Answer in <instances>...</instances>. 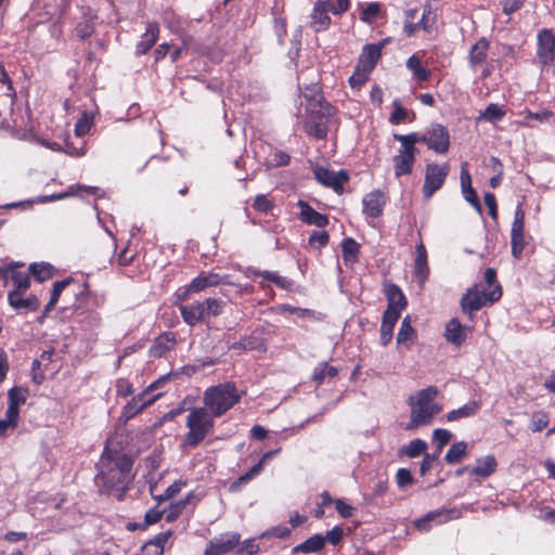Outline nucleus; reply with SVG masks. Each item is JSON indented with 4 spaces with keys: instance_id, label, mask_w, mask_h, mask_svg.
<instances>
[{
    "instance_id": "nucleus-1",
    "label": "nucleus",
    "mask_w": 555,
    "mask_h": 555,
    "mask_svg": "<svg viewBox=\"0 0 555 555\" xmlns=\"http://www.w3.org/2000/svg\"><path fill=\"white\" fill-rule=\"evenodd\" d=\"M96 468L94 480L100 492L122 500L132 479L131 459L119 451L105 448Z\"/></svg>"
},
{
    "instance_id": "nucleus-2",
    "label": "nucleus",
    "mask_w": 555,
    "mask_h": 555,
    "mask_svg": "<svg viewBox=\"0 0 555 555\" xmlns=\"http://www.w3.org/2000/svg\"><path fill=\"white\" fill-rule=\"evenodd\" d=\"M304 95L309 101L304 129L308 135L323 140L327 135L328 126L335 109L319 95L317 83L307 87Z\"/></svg>"
},
{
    "instance_id": "nucleus-3",
    "label": "nucleus",
    "mask_w": 555,
    "mask_h": 555,
    "mask_svg": "<svg viewBox=\"0 0 555 555\" xmlns=\"http://www.w3.org/2000/svg\"><path fill=\"white\" fill-rule=\"evenodd\" d=\"M437 395L438 389L435 386H429L410 397L411 413L410 421L404 426L405 430H413L431 424L434 417L441 411V406L435 401Z\"/></svg>"
},
{
    "instance_id": "nucleus-4",
    "label": "nucleus",
    "mask_w": 555,
    "mask_h": 555,
    "mask_svg": "<svg viewBox=\"0 0 555 555\" xmlns=\"http://www.w3.org/2000/svg\"><path fill=\"white\" fill-rule=\"evenodd\" d=\"M243 391H240L234 383L227 382L217 386L208 387L204 391V406L216 417H220L232 409L242 398Z\"/></svg>"
},
{
    "instance_id": "nucleus-5",
    "label": "nucleus",
    "mask_w": 555,
    "mask_h": 555,
    "mask_svg": "<svg viewBox=\"0 0 555 555\" xmlns=\"http://www.w3.org/2000/svg\"><path fill=\"white\" fill-rule=\"evenodd\" d=\"M215 418L205 406H196L189 410L185 420L188 431L184 435L185 447H196L214 431Z\"/></svg>"
},
{
    "instance_id": "nucleus-6",
    "label": "nucleus",
    "mask_w": 555,
    "mask_h": 555,
    "mask_svg": "<svg viewBox=\"0 0 555 555\" xmlns=\"http://www.w3.org/2000/svg\"><path fill=\"white\" fill-rule=\"evenodd\" d=\"M178 308L183 321L193 327L208 321L212 317L220 315L223 311L224 302L220 299L208 297L204 301L180 304Z\"/></svg>"
},
{
    "instance_id": "nucleus-7",
    "label": "nucleus",
    "mask_w": 555,
    "mask_h": 555,
    "mask_svg": "<svg viewBox=\"0 0 555 555\" xmlns=\"http://www.w3.org/2000/svg\"><path fill=\"white\" fill-rule=\"evenodd\" d=\"M502 296L500 285H495L491 291L486 289L485 286H475L467 291L461 299L462 310L465 313H472L481 309L487 304H492L499 300Z\"/></svg>"
},
{
    "instance_id": "nucleus-8",
    "label": "nucleus",
    "mask_w": 555,
    "mask_h": 555,
    "mask_svg": "<svg viewBox=\"0 0 555 555\" xmlns=\"http://www.w3.org/2000/svg\"><path fill=\"white\" fill-rule=\"evenodd\" d=\"M219 284L233 285L234 283L228 281L227 276H221L218 273L202 272L199 275L193 279L190 284L179 288L177 292V300L183 302L189 298L191 294L203 292L208 287H214Z\"/></svg>"
},
{
    "instance_id": "nucleus-9",
    "label": "nucleus",
    "mask_w": 555,
    "mask_h": 555,
    "mask_svg": "<svg viewBox=\"0 0 555 555\" xmlns=\"http://www.w3.org/2000/svg\"><path fill=\"white\" fill-rule=\"evenodd\" d=\"M382 54V47L378 44L364 46L359 60L357 72L350 77V83L361 85L367 79Z\"/></svg>"
},
{
    "instance_id": "nucleus-10",
    "label": "nucleus",
    "mask_w": 555,
    "mask_h": 555,
    "mask_svg": "<svg viewBox=\"0 0 555 555\" xmlns=\"http://www.w3.org/2000/svg\"><path fill=\"white\" fill-rule=\"evenodd\" d=\"M450 166L448 164H428L425 169V179L423 184V195L429 199L438 190H440L449 175Z\"/></svg>"
},
{
    "instance_id": "nucleus-11",
    "label": "nucleus",
    "mask_w": 555,
    "mask_h": 555,
    "mask_svg": "<svg viewBox=\"0 0 555 555\" xmlns=\"http://www.w3.org/2000/svg\"><path fill=\"white\" fill-rule=\"evenodd\" d=\"M524 229L525 211L522 209L521 204H518L514 212V220L511 229L512 255L516 259H519L521 257L526 246Z\"/></svg>"
},
{
    "instance_id": "nucleus-12",
    "label": "nucleus",
    "mask_w": 555,
    "mask_h": 555,
    "mask_svg": "<svg viewBox=\"0 0 555 555\" xmlns=\"http://www.w3.org/2000/svg\"><path fill=\"white\" fill-rule=\"evenodd\" d=\"M424 143L429 150L444 154L450 146L449 131L442 125L434 124L425 131Z\"/></svg>"
},
{
    "instance_id": "nucleus-13",
    "label": "nucleus",
    "mask_w": 555,
    "mask_h": 555,
    "mask_svg": "<svg viewBox=\"0 0 555 555\" xmlns=\"http://www.w3.org/2000/svg\"><path fill=\"white\" fill-rule=\"evenodd\" d=\"M537 55L542 66L551 65L555 59V36L548 29H542L538 34Z\"/></svg>"
},
{
    "instance_id": "nucleus-14",
    "label": "nucleus",
    "mask_w": 555,
    "mask_h": 555,
    "mask_svg": "<svg viewBox=\"0 0 555 555\" xmlns=\"http://www.w3.org/2000/svg\"><path fill=\"white\" fill-rule=\"evenodd\" d=\"M23 264H12L3 270V278L12 283L13 289L11 292H27L30 286V272L28 270H21Z\"/></svg>"
},
{
    "instance_id": "nucleus-15",
    "label": "nucleus",
    "mask_w": 555,
    "mask_h": 555,
    "mask_svg": "<svg viewBox=\"0 0 555 555\" xmlns=\"http://www.w3.org/2000/svg\"><path fill=\"white\" fill-rule=\"evenodd\" d=\"M387 198L380 190H374L362 199L363 214L366 218L376 219L382 216Z\"/></svg>"
},
{
    "instance_id": "nucleus-16",
    "label": "nucleus",
    "mask_w": 555,
    "mask_h": 555,
    "mask_svg": "<svg viewBox=\"0 0 555 555\" xmlns=\"http://www.w3.org/2000/svg\"><path fill=\"white\" fill-rule=\"evenodd\" d=\"M240 543V534L228 532L209 542L204 555H224Z\"/></svg>"
},
{
    "instance_id": "nucleus-17",
    "label": "nucleus",
    "mask_w": 555,
    "mask_h": 555,
    "mask_svg": "<svg viewBox=\"0 0 555 555\" xmlns=\"http://www.w3.org/2000/svg\"><path fill=\"white\" fill-rule=\"evenodd\" d=\"M460 517V512L456 509L451 511H434L425 515V517L415 520V527L421 531H428L431 528V522L441 525L451 519Z\"/></svg>"
},
{
    "instance_id": "nucleus-18",
    "label": "nucleus",
    "mask_w": 555,
    "mask_h": 555,
    "mask_svg": "<svg viewBox=\"0 0 555 555\" xmlns=\"http://www.w3.org/2000/svg\"><path fill=\"white\" fill-rule=\"evenodd\" d=\"M317 180L325 186L334 189L337 193L343 191V185L348 181V175L340 170L335 172L326 168L318 167L314 170Z\"/></svg>"
},
{
    "instance_id": "nucleus-19",
    "label": "nucleus",
    "mask_w": 555,
    "mask_h": 555,
    "mask_svg": "<svg viewBox=\"0 0 555 555\" xmlns=\"http://www.w3.org/2000/svg\"><path fill=\"white\" fill-rule=\"evenodd\" d=\"M26 292H9L8 301L9 305L18 313L23 311H36L38 310L40 302L37 296L29 295L25 297Z\"/></svg>"
},
{
    "instance_id": "nucleus-20",
    "label": "nucleus",
    "mask_w": 555,
    "mask_h": 555,
    "mask_svg": "<svg viewBox=\"0 0 555 555\" xmlns=\"http://www.w3.org/2000/svg\"><path fill=\"white\" fill-rule=\"evenodd\" d=\"M416 153H413L402 146L398 150V153L393 156V170L397 178L410 175L413 170L415 163Z\"/></svg>"
},
{
    "instance_id": "nucleus-21",
    "label": "nucleus",
    "mask_w": 555,
    "mask_h": 555,
    "mask_svg": "<svg viewBox=\"0 0 555 555\" xmlns=\"http://www.w3.org/2000/svg\"><path fill=\"white\" fill-rule=\"evenodd\" d=\"M470 332V327L462 325L461 322L453 318L446 324L444 338L448 343L455 347H461Z\"/></svg>"
},
{
    "instance_id": "nucleus-22",
    "label": "nucleus",
    "mask_w": 555,
    "mask_h": 555,
    "mask_svg": "<svg viewBox=\"0 0 555 555\" xmlns=\"http://www.w3.org/2000/svg\"><path fill=\"white\" fill-rule=\"evenodd\" d=\"M467 167H468L467 163H464L461 166L460 179H461L462 194H463L464 198L480 214L482 208L478 201L477 193L472 185V178H470Z\"/></svg>"
},
{
    "instance_id": "nucleus-23",
    "label": "nucleus",
    "mask_w": 555,
    "mask_h": 555,
    "mask_svg": "<svg viewBox=\"0 0 555 555\" xmlns=\"http://www.w3.org/2000/svg\"><path fill=\"white\" fill-rule=\"evenodd\" d=\"M247 276L248 278H257V276L262 278V281L260 282V286L263 289L268 288L266 281L272 282L278 287L285 289V291L292 289L293 284H294L293 281H291L289 279L280 275L278 272H272V271L248 270Z\"/></svg>"
},
{
    "instance_id": "nucleus-24",
    "label": "nucleus",
    "mask_w": 555,
    "mask_h": 555,
    "mask_svg": "<svg viewBox=\"0 0 555 555\" xmlns=\"http://www.w3.org/2000/svg\"><path fill=\"white\" fill-rule=\"evenodd\" d=\"M387 297V309L385 312H392L397 315L406 307V299L401 289L396 284H387L385 287Z\"/></svg>"
},
{
    "instance_id": "nucleus-25",
    "label": "nucleus",
    "mask_w": 555,
    "mask_h": 555,
    "mask_svg": "<svg viewBox=\"0 0 555 555\" xmlns=\"http://www.w3.org/2000/svg\"><path fill=\"white\" fill-rule=\"evenodd\" d=\"M300 207L299 219L310 225L324 228L328 224V218L314 210L308 203L299 201L297 204Z\"/></svg>"
},
{
    "instance_id": "nucleus-26",
    "label": "nucleus",
    "mask_w": 555,
    "mask_h": 555,
    "mask_svg": "<svg viewBox=\"0 0 555 555\" xmlns=\"http://www.w3.org/2000/svg\"><path fill=\"white\" fill-rule=\"evenodd\" d=\"M328 13L330 12L326 10V7L323 4V2H321V0L314 3L310 15V26L314 31H323L330 27L331 17Z\"/></svg>"
},
{
    "instance_id": "nucleus-27",
    "label": "nucleus",
    "mask_w": 555,
    "mask_h": 555,
    "mask_svg": "<svg viewBox=\"0 0 555 555\" xmlns=\"http://www.w3.org/2000/svg\"><path fill=\"white\" fill-rule=\"evenodd\" d=\"M147 391H142L140 395L133 397L124 408L122 416L127 420L134 417L138 413L143 411L146 406L153 404L159 397L160 393L155 395L151 400H145Z\"/></svg>"
},
{
    "instance_id": "nucleus-28",
    "label": "nucleus",
    "mask_w": 555,
    "mask_h": 555,
    "mask_svg": "<svg viewBox=\"0 0 555 555\" xmlns=\"http://www.w3.org/2000/svg\"><path fill=\"white\" fill-rule=\"evenodd\" d=\"M417 333L411 325V317L406 315L401 322L399 333L397 335V344L400 347L410 350L416 343Z\"/></svg>"
},
{
    "instance_id": "nucleus-29",
    "label": "nucleus",
    "mask_w": 555,
    "mask_h": 555,
    "mask_svg": "<svg viewBox=\"0 0 555 555\" xmlns=\"http://www.w3.org/2000/svg\"><path fill=\"white\" fill-rule=\"evenodd\" d=\"M159 36V26L157 23H149L141 40L137 43L135 53L138 55L145 54L157 41Z\"/></svg>"
},
{
    "instance_id": "nucleus-30",
    "label": "nucleus",
    "mask_w": 555,
    "mask_h": 555,
    "mask_svg": "<svg viewBox=\"0 0 555 555\" xmlns=\"http://www.w3.org/2000/svg\"><path fill=\"white\" fill-rule=\"evenodd\" d=\"M176 338L172 333L159 335L150 348V354L154 358H162L176 346Z\"/></svg>"
},
{
    "instance_id": "nucleus-31",
    "label": "nucleus",
    "mask_w": 555,
    "mask_h": 555,
    "mask_svg": "<svg viewBox=\"0 0 555 555\" xmlns=\"http://www.w3.org/2000/svg\"><path fill=\"white\" fill-rule=\"evenodd\" d=\"M28 390L23 387H13L8 392V409L10 414L20 415V406L27 400Z\"/></svg>"
},
{
    "instance_id": "nucleus-32",
    "label": "nucleus",
    "mask_w": 555,
    "mask_h": 555,
    "mask_svg": "<svg viewBox=\"0 0 555 555\" xmlns=\"http://www.w3.org/2000/svg\"><path fill=\"white\" fill-rule=\"evenodd\" d=\"M489 41L486 38H480L469 51V63L472 66H478L486 62L488 50H489Z\"/></svg>"
},
{
    "instance_id": "nucleus-33",
    "label": "nucleus",
    "mask_w": 555,
    "mask_h": 555,
    "mask_svg": "<svg viewBox=\"0 0 555 555\" xmlns=\"http://www.w3.org/2000/svg\"><path fill=\"white\" fill-rule=\"evenodd\" d=\"M496 460L493 455L480 457L476 462V466L470 469V474L478 477H488L495 472Z\"/></svg>"
},
{
    "instance_id": "nucleus-34",
    "label": "nucleus",
    "mask_w": 555,
    "mask_h": 555,
    "mask_svg": "<svg viewBox=\"0 0 555 555\" xmlns=\"http://www.w3.org/2000/svg\"><path fill=\"white\" fill-rule=\"evenodd\" d=\"M400 315L392 312H384L380 326V343L386 346L392 338L393 327Z\"/></svg>"
},
{
    "instance_id": "nucleus-35",
    "label": "nucleus",
    "mask_w": 555,
    "mask_h": 555,
    "mask_svg": "<svg viewBox=\"0 0 555 555\" xmlns=\"http://www.w3.org/2000/svg\"><path fill=\"white\" fill-rule=\"evenodd\" d=\"M414 272L416 278L424 282L427 279L429 269L427 264V253L423 244L416 246V259L414 263Z\"/></svg>"
},
{
    "instance_id": "nucleus-36",
    "label": "nucleus",
    "mask_w": 555,
    "mask_h": 555,
    "mask_svg": "<svg viewBox=\"0 0 555 555\" xmlns=\"http://www.w3.org/2000/svg\"><path fill=\"white\" fill-rule=\"evenodd\" d=\"M325 546V538L322 534H314L305 542L296 545L293 553H315Z\"/></svg>"
},
{
    "instance_id": "nucleus-37",
    "label": "nucleus",
    "mask_w": 555,
    "mask_h": 555,
    "mask_svg": "<svg viewBox=\"0 0 555 555\" xmlns=\"http://www.w3.org/2000/svg\"><path fill=\"white\" fill-rule=\"evenodd\" d=\"M480 409V403L477 401H469L463 406L452 410L447 414V420L449 422L459 421L461 418H466L474 416Z\"/></svg>"
},
{
    "instance_id": "nucleus-38",
    "label": "nucleus",
    "mask_w": 555,
    "mask_h": 555,
    "mask_svg": "<svg viewBox=\"0 0 555 555\" xmlns=\"http://www.w3.org/2000/svg\"><path fill=\"white\" fill-rule=\"evenodd\" d=\"M467 456V443L465 441H459L450 447L444 460L449 465H453L462 462Z\"/></svg>"
},
{
    "instance_id": "nucleus-39",
    "label": "nucleus",
    "mask_w": 555,
    "mask_h": 555,
    "mask_svg": "<svg viewBox=\"0 0 555 555\" xmlns=\"http://www.w3.org/2000/svg\"><path fill=\"white\" fill-rule=\"evenodd\" d=\"M393 139L400 142L401 146L413 152L417 153V149L415 147L416 143H424L425 132H411L409 134H393Z\"/></svg>"
},
{
    "instance_id": "nucleus-40",
    "label": "nucleus",
    "mask_w": 555,
    "mask_h": 555,
    "mask_svg": "<svg viewBox=\"0 0 555 555\" xmlns=\"http://www.w3.org/2000/svg\"><path fill=\"white\" fill-rule=\"evenodd\" d=\"M343 257L346 263L353 264L358 260L360 245L351 237L341 242Z\"/></svg>"
},
{
    "instance_id": "nucleus-41",
    "label": "nucleus",
    "mask_w": 555,
    "mask_h": 555,
    "mask_svg": "<svg viewBox=\"0 0 555 555\" xmlns=\"http://www.w3.org/2000/svg\"><path fill=\"white\" fill-rule=\"evenodd\" d=\"M261 472V464H255L247 473L238 477L235 481H233L229 490L231 492H238L242 488L247 485L251 479H254Z\"/></svg>"
},
{
    "instance_id": "nucleus-42",
    "label": "nucleus",
    "mask_w": 555,
    "mask_h": 555,
    "mask_svg": "<svg viewBox=\"0 0 555 555\" xmlns=\"http://www.w3.org/2000/svg\"><path fill=\"white\" fill-rule=\"evenodd\" d=\"M427 450V442L422 439H414L410 441L409 444L403 446L400 450L401 453L405 454L408 457H416Z\"/></svg>"
},
{
    "instance_id": "nucleus-43",
    "label": "nucleus",
    "mask_w": 555,
    "mask_h": 555,
    "mask_svg": "<svg viewBox=\"0 0 555 555\" xmlns=\"http://www.w3.org/2000/svg\"><path fill=\"white\" fill-rule=\"evenodd\" d=\"M30 274L39 282H43L53 275V267L49 263H33L29 267Z\"/></svg>"
},
{
    "instance_id": "nucleus-44",
    "label": "nucleus",
    "mask_w": 555,
    "mask_h": 555,
    "mask_svg": "<svg viewBox=\"0 0 555 555\" xmlns=\"http://www.w3.org/2000/svg\"><path fill=\"white\" fill-rule=\"evenodd\" d=\"M504 116H505L504 107L499 104L491 103L485 108L483 112L480 113L479 118H482L490 122H495V121L501 120Z\"/></svg>"
},
{
    "instance_id": "nucleus-45",
    "label": "nucleus",
    "mask_w": 555,
    "mask_h": 555,
    "mask_svg": "<svg viewBox=\"0 0 555 555\" xmlns=\"http://www.w3.org/2000/svg\"><path fill=\"white\" fill-rule=\"evenodd\" d=\"M406 67L420 81H425L429 77V72L422 65L421 60L416 55L409 57Z\"/></svg>"
},
{
    "instance_id": "nucleus-46",
    "label": "nucleus",
    "mask_w": 555,
    "mask_h": 555,
    "mask_svg": "<svg viewBox=\"0 0 555 555\" xmlns=\"http://www.w3.org/2000/svg\"><path fill=\"white\" fill-rule=\"evenodd\" d=\"M72 280H62V281H57L53 284V288H52V292H51V297H50V300L49 302L47 304L46 306V309H44V313L48 314L51 310H53V308L55 307L62 292L64 291V288L70 283Z\"/></svg>"
},
{
    "instance_id": "nucleus-47",
    "label": "nucleus",
    "mask_w": 555,
    "mask_h": 555,
    "mask_svg": "<svg viewBox=\"0 0 555 555\" xmlns=\"http://www.w3.org/2000/svg\"><path fill=\"white\" fill-rule=\"evenodd\" d=\"M20 422V415L10 414L9 411H5V415L3 418H0V436L5 437L9 431L14 430Z\"/></svg>"
},
{
    "instance_id": "nucleus-48",
    "label": "nucleus",
    "mask_w": 555,
    "mask_h": 555,
    "mask_svg": "<svg viewBox=\"0 0 555 555\" xmlns=\"http://www.w3.org/2000/svg\"><path fill=\"white\" fill-rule=\"evenodd\" d=\"M336 374L337 370L334 366H330L327 363L322 362L315 366L313 371V380L321 384L326 377H334Z\"/></svg>"
},
{
    "instance_id": "nucleus-49",
    "label": "nucleus",
    "mask_w": 555,
    "mask_h": 555,
    "mask_svg": "<svg viewBox=\"0 0 555 555\" xmlns=\"http://www.w3.org/2000/svg\"><path fill=\"white\" fill-rule=\"evenodd\" d=\"M326 7V10L334 15H341L349 10V0H321Z\"/></svg>"
},
{
    "instance_id": "nucleus-50",
    "label": "nucleus",
    "mask_w": 555,
    "mask_h": 555,
    "mask_svg": "<svg viewBox=\"0 0 555 555\" xmlns=\"http://www.w3.org/2000/svg\"><path fill=\"white\" fill-rule=\"evenodd\" d=\"M451 438L452 434L448 429L437 428L434 430L433 440L437 447V454H440V452L449 443Z\"/></svg>"
},
{
    "instance_id": "nucleus-51",
    "label": "nucleus",
    "mask_w": 555,
    "mask_h": 555,
    "mask_svg": "<svg viewBox=\"0 0 555 555\" xmlns=\"http://www.w3.org/2000/svg\"><path fill=\"white\" fill-rule=\"evenodd\" d=\"M254 208L259 212L269 214L274 208V202L266 194L256 195L253 204Z\"/></svg>"
},
{
    "instance_id": "nucleus-52",
    "label": "nucleus",
    "mask_w": 555,
    "mask_h": 555,
    "mask_svg": "<svg viewBox=\"0 0 555 555\" xmlns=\"http://www.w3.org/2000/svg\"><path fill=\"white\" fill-rule=\"evenodd\" d=\"M380 14V4L372 2L367 4L361 12V20L365 23H374Z\"/></svg>"
},
{
    "instance_id": "nucleus-53",
    "label": "nucleus",
    "mask_w": 555,
    "mask_h": 555,
    "mask_svg": "<svg viewBox=\"0 0 555 555\" xmlns=\"http://www.w3.org/2000/svg\"><path fill=\"white\" fill-rule=\"evenodd\" d=\"M416 14H417V11L415 9L408 10L405 12L404 33L409 37L415 35L416 31L422 29V26L418 22L417 23L413 22V20L416 17Z\"/></svg>"
},
{
    "instance_id": "nucleus-54",
    "label": "nucleus",
    "mask_w": 555,
    "mask_h": 555,
    "mask_svg": "<svg viewBox=\"0 0 555 555\" xmlns=\"http://www.w3.org/2000/svg\"><path fill=\"white\" fill-rule=\"evenodd\" d=\"M92 124V117L83 113L75 125V134L79 138H82L90 131Z\"/></svg>"
},
{
    "instance_id": "nucleus-55",
    "label": "nucleus",
    "mask_w": 555,
    "mask_h": 555,
    "mask_svg": "<svg viewBox=\"0 0 555 555\" xmlns=\"http://www.w3.org/2000/svg\"><path fill=\"white\" fill-rule=\"evenodd\" d=\"M548 425V416L544 412H535L531 417V429L532 431H541Z\"/></svg>"
},
{
    "instance_id": "nucleus-56",
    "label": "nucleus",
    "mask_w": 555,
    "mask_h": 555,
    "mask_svg": "<svg viewBox=\"0 0 555 555\" xmlns=\"http://www.w3.org/2000/svg\"><path fill=\"white\" fill-rule=\"evenodd\" d=\"M330 236L326 231H314L309 237V245L314 248H322L327 245Z\"/></svg>"
},
{
    "instance_id": "nucleus-57",
    "label": "nucleus",
    "mask_w": 555,
    "mask_h": 555,
    "mask_svg": "<svg viewBox=\"0 0 555 555\" xmlns=\"http://www.w3.org/2000/svg\"><path fill=\"white\" fill-rule=\"evenodd\" d=\"M63 152L72 157H81L86 154V142L81 141L79 146H75L73 142L65 140Z\"/></svg>"
},
{
    "instance_id": "nucleus-58",
    "label": "nucleus",
    "mask_w": 555,
    "mask_h": 555,
    "mask_svg": "<svg viewBox=\"0 0 555 555\" xmlns=\"http://www.w3.org/2000/svg\"><path fill=\"white\" fill-rule=\"evenodd\" d=\"M94 30V25L91 18H86L76 26V34L80 39H86L91 36Z\"/></svg>"
},
{
    "instance_id": "nucleus-59",
    "label": "nucleus",
    "mask_w": 555,
    "mask_h": 555,
    "mask_svg": "<svg viewBox=\"0 0 555 555\" xmlns=\"http://www.w3.org/2000/svg\"><path fill=\"white\" fill-rule=\"evenodd\" d=\"M0 85L4 95L10 98L15 96V91L13 89L12 81L7 72L2 67L0 69Z\"/></svg>"
},
{
    "instance_id": "nucleus-60",
    "label": "nucleus",
    "mask_w": 555,
    "mask_h": 555,
    "mask_svg": "<svg viewBox=\"0 0 555 555\" xmlns=\"http://www.w3.org/2000/svg\"><path fill=\"white\" fill-rule=\"evenodd\" d=\"M393 112L390 116V122L393 125L401 124L408 117V111L400 105L398 101L393 102Z\"/></svg>"
},
{
    "instance_id": "nucleus-61",
    "label": "nucleus",
    "mask_w": 555,
    "mask_h": 555,
    "mask_svg": "<svg viewBox=\"0 0 555 555\" xmlns=\"http://www.w3.org/2000/svg\"><path fill=\"white\" fill-rule=\"evenodd\" d=\"M435 18L436 16L433 13L431 9L429 7H426L418 22L422 26V29L425 31H429L433 28V25L435 24Z\"/></svg>"
},
{
    "instance_id": "nucleus-62",
    "label": "nucleus",
    "mask_w": 555,
    "mask_h": 555,
    "mask_svg": "<svg viewBox=\"0 0 555 555\" xmlns=\"http://www.w3.org/2000/svg\"><path fill=\"white\" fill-rule=\"evenodd\" d=\"M397 485L399 488H405L413 483V477L408 468H399L396 475Z\"/></svg>"
},
{
    "instance_id": "nucleus-63",
    "label": "nucleus",
    "mask_w": 555,
    "mask_h": 555,
    "mask_svg": "<svg viewBox=\"0 0 555 555\" xmlns=\"http://www.w3.org/2000/svg\"><path fill=\"white\" fill-rule=\"evenodd\" d=\"M334 504H335V507H336V511L337 513L343 517V518H350L353 516V512H354V508L350 505V504H347L345 501H343L341 499H337L334 501Z\"/></svg>"
},
{
    "instance_id": "nucleus-64",
    "label": "nucleus",
    "mask_w": 555,
    "mask_h": 555,
    "mask_svg": "<svg viewBox=\"0 0 555 555\" xmlns=\"http://www.w3.org/2000/svg\"><path fill=\"white\" fill-rule=\"evenodd\" d=\"M142 555H163V548L154 540L146 542L141 548Z\"/></svg>"
}]
</instances>
